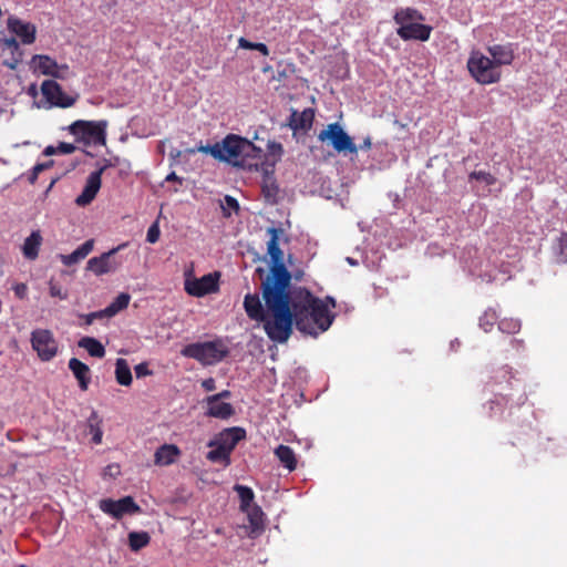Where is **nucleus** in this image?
<instances>
[{"mask_svg": "<svg viewBox=\"0 0 567 567\" xmlns=\"http://www.w3.org/2000/svg\"><path fill=\"white\" fill-rule=\"evenodd\" d=\"M244 308L247 316L256 321H265V311L257 293H247L244 299Z\"/></svg>", "mask_w": 567, "mask_h": 567, "instance_id": "24", "label": "nucleus"}, {"mask_svg": "<svg viewBox=\"0 0 567 567\" xmlns=\"http://www.w3.org/2000/svg\"><path fill=\"white\" fill-rule=\"evenodd\" d=\"M30 341L41 361H51L59 352V343L49 329H34Z\"/></svg>", "mask_w": 567, "mask_h": 567, "instance_id": "10", "label": "nucleus"}, {"mask_svg": "<svg viewBox=\"0 0 567 567\" xmlns=\"http://www.w3.org/2000/svg\"><path fill=\"white\" fill-rule=\"evenodd\" d=\"M76 150L72 143L60 142L56 146L58 154H72Z\"/></svg>", "mask_w": 567, "mask_h": 567, "instance_id": "49", "label": "nucleus"}, {"mask_svg": "<svg viewBox=\"0 0 567 567\" xmlns=\"http://www.w3.org/2000/svg\"><path fill=\"white\" fill-rule=\"evenodd\" d=\"M246 437V431L243 427H230L219 433L218 437L208 443V446H214L215 443L223 445L228 453L235 450L236 445Z\"/></svg>", "mask_w": 567, "mask_h": 567, "instance_id": "16", "label": "nucleus"}, {"mask_svg": "<svg viewBox=\"0 0 567 567\" xmlns=\"http://www.w3.org/2000/svg\"><path fill=\"white\" fill-rule=\"evenodd\" d=\"M393 20L399 25L396 34L404 41H427L431 37L432 27L419 23L424 20V17L416 9L401 8L396 10Z\"/></svg>", "mask_w": 567, "mask_h": 567, "instance_id": "5", "label": "nucleus"}, {"mask_svg": "<svg viewBox=\"0 0 567 567\" xmlns=\"http://www.w3.org/2000/svg\"><path fill=\"white\" fill-rule=\"evenodd\" d=\"M126 246L127 243H124L106 252H103L99 257H92L87 261V270H91L96 276L116 271L122 265V260L116 257V254Z\"/></svg>", "mask_w": 567, "mask_h": 567, "instance_id": "11", "label": "nucleus"}, {"mask_svg": "<svg viewBox=\"0 0 567 567\" xmlns=\"http://www.w3.org/2000/svg\"><path fill=\"white\" fill-rule=\"evenodd\" d=\"M93 247L94 240L89 239L79 246L73 252L69 255H60V259L64 266H73L84 259L93 250Z\"/></svg>", "mask_w": 567, "mask_h": 567, "instance_id": "25", "label": "nucleus"}, {"mask_svg": "<svg viewBox=\"0 0 567 567\" xmlns=\"http://www.w3.org/2000/svg\"><path fill=\"white\" fill-rule=\"evenodd\" d=\"M130 295L128 293H120L105 309L104 312L107 318L115 316L121 310L127 308L130 303Z\"/></svg>", "mask_w": 567, "mask_h": 567, "instance_id": "34", "label": "nucleus"}, {"mask_svg": "<svg viewBox=\"0 0 567 567\" xmlns=\"http://www.w3.org/2000/svg\"><path fill=\"white\" fill-rule=\"evenodd\" d=\"M3 49H8L12 53L11 61H6L4 64L11 70H14L18 63L21 61L22 52L20 51L19 43L16 38H3L0 40Z\"/></svg>", "mask_w": 567, "mask_h": 567, "instance_id": "30", "label": "nucleus"}, {"mask_svg": "<svg viewBox=\"0 0 567 567\" xmlns=\"http://www.w3.org/2000/svg\"><path fill=\"white\" fill-rule=\"evenodd\" d=\"M202 386L207 392L214 391L216 389V381L213 378L205 379L202 382Z\"/></svg>", "mask_w": 567, "mask_h": 567, "instance_id": "53", "label": "nucleus"}, {"mask_svg": "<svg viewBox=\"0 0 567 567\" xmlns=\"http://www.w3.org/2000/svg\"><path fill=\"white\" fill-rule=\"evenodd\" d=\"M151 537L146 532H131L128 534V546L137 551L150 544Z\"/></svg>", "mask_w": 567, "mask_h": 567, "instance_id": "35", "label": "nucleus"}, {"mask_svg": "<svg viewBox=\"0 0 567 567\" xmlns=\"http://www.w3.org/2000/svg\"><path fill=\"white\" fill-rule=\"evenodd\" d=\"M43 154L47 156L56 155L58 154L56 146H53V145L47 146L43 151Z\"/></svg>", "mask_w": 567, "mask_h": 567, "instance_id": "60", "label": "nucleus"}, {"mask_svg": "<svg viewBox=\"0 0 567 567\" xmlns=\"http://www.w3.org/2000/svg\"><path fill=\"white\" fill-rule=\"evenodd\" d=\"M78 346L87 351L91 357L102 359L105 355L104 346L93 337H83L79 340Z\"/></svg>", "mask_w": 567, "mask_h": 567, "instance_id": "28", "label": "nucleus"}, {"mask_svg": "<svg viewBox=\"0 0 567 567\" xmlns=\"http://www.w3.org/2000/svg\"><path fill=\"white\" fill-rule=\"evenodd\" d=\"M289 293L296 316V328L300 332L317 337L331 327L334 315L328 310V305L322 299L313 296L305 287L289 289Z\"/></svg>", "mask_w": 567, "mask_h": 567, "instance_id": "2", "label": "nucleus"}, {"mask_svg": "<svg viewBox=\"0 0 567 567\" xmlns=\"http://www.w3.org/2000/svg\"><path fill=\"white\" fill-rule=\"evenodd\" d=\"M106 127L107 121H85L78 120L73 122L69 127L70 134H72L78 142H82L85 145L91 143L97 145H105L106 143Z\"/></svg>", "mask_w": 567, "mask_h": 567, "instance_id": "8", "label": "nucleus"}, {"mask_svg": "<svg viewBox=\"0 0 567 567\" xmlns=\"http://www.w3.org/2000/svg\"><path fill=\"white\" fill-rule=\"evenodd\" d=\"M52 165H53V162H52V161H49V162H47V163H38V164H35V165L32 167V169H31V172H30V174H29V176H28V181H29V183H30V184H34V183L37 182L38 177H39V174H40L41 172H43V171H45V169L50 168Z\"/></svg>", "mask_w": 567, "mask_h": 567, "instance_id": "41", "label": "nucleus"}, {"mask_svg": "<svg viewBox=\"0 0 567 567\" xmlns=\"http://www.w3.org/2000/svg\"><path fill=\"white\" fill-rule=\"evenodd\" d=\"M43 243V237L39 229L33 230L23 241L21 247L22 255L28 260H35Z\"/></svg>", "mask_w": 567, "mask_h": 567, "instance_id": "21", "label": "nucleus"}, {"mask_svg": "<svg viewBox=\"0 0 567 567\" xmlns=\"http://www.w3.org/2000/svg\"><path fill=\"white\" fill-rule=\"evenodd\" d=\"M206 403L208 406L206 414L208 416L227 420L235 413L234 406L230 403L219 400L210 401V395L206 398Z\"/></svg>", "mask_w": 567, "mask_h": 567, "instance_id": "23", "label": "nucleus"}, {"mask_svg": "<svg viewBox=\"0 0 567 567\" xmlns=\"http://www.w3.org/2000/svg\"><path fill=\"white\" fill-rule=\"evenodd\" d=\"M166 181L167 182H178L179 184H182V182H183V179L179 176H177L175 172L169 173L166 176Z\"/></svg>", "mask_w": 567, "mask_h": 567, "instance_id": "61", "label": "nucleus"}, {"mask_svg": "<svg viewBox=\"0 0 567 567\" xmlns=\"http://www.w3.org/2000/svg\"><path fill=\"white\" fill-rule=\"evenodd\" d=\"M279 233L277 228H269L270 239L267 243V252L271 260L269 275L261 282L262 287H290L291 274L284 264V252L279 247Z\"/></svg>", "mask_w": 567, "mask_h": 567, "instance_id": "4", "label": "nucleus"}, {"mask_svg": "<svg viewBox=\"0 0 567 567\" xmlns=\"http://www.w3.org/2000/svg\"><path fill=\"white\" fill-rule=\"evenodd\" d=\"M508 402V398L507 395H496L494 400H491L488 402V405H489V410H491V415L496 413V411H501L502 410V406H503V403H507Z\"/></svg>", "mask_w": 567, "mask_h": 567, "instance_id": "44", "label": "nucleus"}, {"mask_svg": "<svg viewBox=\"0 0 567 567\" xmlns=\"http://www.w3.org/2000/svg\"><path fill=\"white\" fill-rule=\"evenodd\" d=\"M254 50L260 52L265 56L269 55V49L265 43L256 42Z\"/></svg>", "mask_w": 567, "mask_h": 567, "instance_id": "57", "label": "nucleus"}, {"mask_svg": "<svg viewBox=\"0 0 567 567\" xmlns=\"http://www.w3.org/2000/svg\"><path fill=\"white\" fill-rule=\"evenodd\" d=\"M100 509L115 519L122 518L124 515H133L141 512V507L135 503L132 496H125L117 501L104 498L100 501Z\"/></svg>", "mask_w": 567, "mask_h": 567, "instance_id": "12", "label": "nucleus"}, {"mask_svg": "<svg viewBox=\"0 0 567 567\" xmlns=\"http://www.w3.org/2000/svg\"><path fill=\"white\" fill-rule=\"evenodd\" d=\"M182 355L198 361L203 365H214L223 361L229 353L227 346L221 339L213 341L194 342L185 346Z\"/></svg>", "mask_w": 567, "mask_h": 567, "instance_id": "6", "label": "nucleus"}, {"mask_svg": "<svg viewBox=\"0 0 567 567\" xmlns=\"http://www.w3.org/2000/svg\"><path fill=\"white\" fill-rule=\"evenodd\" d=\"M467 69L473 79L483 85L497 83L502 76V72L496 68L495 62L480 51L471 52Z\"/></svg>", "mask_w": 567, "mask_h": 567, "instance_id": "7", "label": "nucleus"}, {"mask_svg": "<svg viewBox=\"0 0 567 567\" xmlns=\"http://www.w3.org/2000/svg\"><path fill=\"white\" fill-rule=\"evenodd\" d=\"M68 367L72 371L74 378L78 380L80 389L82 391H86L91 383V370L89 365L76 358H71L69 360Z\"/></svg>", "mask_w": 567, "mask_h": 567, "instance_id": "20", "label": "nucleus"}, {"mask_svg": "<svg viewBox=\"0 0 567 567\" xmlns=\"http://www.w3.org/2000/svg\"><path fill=\"white\" fill-rule=\"evenodd\" d=\"M318 140L320 142H327L338 153H358V146L354 144L352 137L342 128L338 122L328 124L318 134Z\"/></svg>", "mask_w": 567, "mask_h": 567, "instance_id": "9", "label": "nucleus"}, {"mask_svg": "<svg viewBox=\"0 0 567 567\" xmlns=\"http://www.w3.org/2000/svg\"><path fill=\"white\" fill-rule=\"evenodd\" d=\"M115 379L120 385L128 386L133 378L130 365L125 359L118 358L115 362Z\"/></svg>", "mask_w": 567, "mask_h": 567, "instance_id": "31", "label": "nucleus"}, {"mask_svg": "<svg viewBox=\"0 0 567 567\" xmlns=\"http://www.w3.org/2000/svg\"><path fill=\"white\" fill-rule=\"evenodd\" d=\"M255 43L243 37L238 39V47L241 49L254 50Z\"/></svg>", "mask_w": 567, "mask_h": 567, "instance_id": "54", "label": "nucleus"}, {"mask_svg": "<svg viewBox=\"0 0 567 567\" xmlns=\"http://www.w3.org/2000/svg\"><path fill=\"white\" fill-rule=\"evenodd\" d=\"M136 378H143L146 375H151L152 371L148 369V364L146 362H142L134 368Z\"/></svg>", "mask_w": 567, "mask_h": 567, "instance_id": "50", "label": "nucleus"}, {"mask_svg": "<svg viewBox=\"0 0 567 567\" xmlns=\"http://www.w3.org/2000/svg\"><path fill=\"white\" fill-rule=\"evenodd\" d=\"M49 291L52 297H58L60 299L66 298V293L62 291L61 286L55 284L53 280H50L49 282Z\"/></svg>", "mask_w": 567, "mask_h": 567, "instance_id": "48", "label": "nucleus"}, {"mask_svg": "<svg viewBox=\"0 0 567 567\" xmlns=\"http://www.w3.org/2000/svg\"><path fill=\"white\" fill-rule=\"evenodd\" d=\"M327 305H328V308L331 307V308H336V300L332 298V297H326L324 299H322Z\"/></svg>", "mask_w": 567, "mask_h": 567, "instance_id": "62", "label": "nucleus"}, {"mask_svg": "<svg viewBox=\"0 0 567 567\" xmlns=\"http://www.w3.org/2000/svg\"><path fill=\"white\" fill-rule=\"evenodd\" d=\"M468 178H470V181H472V179L482 181L488 186H492L496 183V177L494 175H492L491 173L484 172V171H474L468 175Z\"/></svg>", "mask_w": 567, "mask_h": 567, "instance_id": "40", "label": "nucleus"}, {"mask_svg": "<svg viewBox=\"0 0 567 567\" xmlns=\"http://www.w3.org/2000/svg\"><path fill=\"white\" fill-rule=\"evenodd\" d=\"M247 514L249 527L252 533L260 532L264 529V512L257 505L248 507V509H241Z\"/></svg>", "mask_w": 567, "mask_h": 567, "instance_id": "32", "label": "nucleus"}, {"mask_svg": "<svg viewBox=\"0 0 567 567\" xmlns=\"http://www.w3.org/2000/svg\"><path fill=\"white\" fill-rule=\"evenodd\" d=\"M264 172L265 175L261 183V193L268 203L274 204L277 202L279 187L274 177V172H269L267 168H265Z\"/></svg>", "mask_w": 567, "mask_h": 567, "instance_id": "26", "label": "nucleus"}, {"mask_svg": "<svg viewBox=\"0 0 567 567\" xmlns=\"http://www.w3.org/2000/svg\"><path fill=\"white\" fill-rule=\"evenodd\" d=\"M230 396H231V392L229 390H224L217 394L210 395V401H216V400L221 401L223 399H229Z\"/></svg>", "mask_w": 567, "mask_h": 567, "instance_id": "56", "label": "nucleus"}, {"mask_svg": "<svg viewBox=\"0 0 567 567\" xmlns=\"http://www.w3.org/2000/svg\"><path fill=\"white\" fill-rule=\"evenodd\" d=\"M268 153H269V156L274 157V162L279 161L284 153L282 145L277 142H269L268 143Z\"/></svg>", "mask_w": 567, "mask_h": 567, "instance_id": "46", "label": "nucleus"}, {"mask_svg": "<svg viewBox=\"0 0 567 567\" xmlns=\"http://www.w3.org/2000/svg\"><path fill=\"white\" fill-rule=\"evenodd\" d=\"M7 25L8 30L20 38L23 44H32L35 41L37 28L34 24L11 16L8 18Z\"/></svg>", "mask_w": 567, "mask_h": 567, "instance_id": "15", "label": "nucleus"}, {"mask_svg": "<svg viewBox=\"0 0 567 567\" xmlns=\"http://www.w3.org/2000/svg\"><path fill=\"white\" fill-rule=\"evenodd\" d=\"M511 344H512L514 348H519V347L523 344V341H522V340H518V339H512V340H511Z\"/></svg>", "mask_w": 567, "mask_h": 567, "instance_id": "63", "label": "nucleus"}, {"mask_svg": "<svg viewBox=\"0 0 567 567\" xmlns=\"http://www.w3.org/2000/svg\"><path fill=\"white\" fill-rule=\"evenodd\" d=\"M87 423L90 427V433L92 434V441L95 444H100L102 442L103 432L99 426L100 421L95 412L92 413V415L87 420Z\"/></svg>", "mask_w": 567, "mask_h": 567, "instance_id": "39", "label": "nucleus"}, {"mask_svg": "<svg viewBox=\"0 0 567 567\" xmlns=\"http://www.w3.org/2000/svg\"><path fill=\"white\" fill-rule=\"evenodd\" d=\"M498 329L503 333L515 334L520 330V321L513 318H504L498 321Z\"/></svg>", "mask_w": 567, "mask_h": 567, "instance_id": "38", "label": "nucleus"}, {"mask_svg": "<svg viewBox=\"0 0 567 567\" xmlns=\"http://www.w3.org/2000/svg\"><path fill=\"white\" fill-rule=\"evenodd\" d=\"M371 146H372L371 137H370V136H367V137L363 140L362 144L358 147V150H359V148H361V150H367V151H368V150H370V148H371Z\"/></svg>", "mask_w": 567, "mask_h": 567, "instance_id": "59", "label": "nucleus"}, {"mask_svg": "<svg viewBox=\"0 0 567 567\" xmlns=\"http://www.w3.org/2000/svg\"><path fill=\"white\" fill-rule=\"evenodd\" d=\"M115 166V164L112 162V159H107V158H104L103 159V164L100 166V168L97 171H95L94 173H100V177L102 178V174L109 168V167H113Z\"/></svg>", "mask_w": 567, "mask_h": 567, "instance_id": "55", "label": "nucleus"}, {"mask_svg": "<svg viewBox=\"0 0 567 567\" xmlns=\"http://www.w3.org/2000/svg\"><path fill=\"white\" fill-rule=\"evenodd\" d=\"M498 320V315L495 309L488 308L484 311V313L480 317V327L485 331H492L494 324Z\"/></svg>", "mask_w": 567, "mask_h": 567, "instance_id": "37", "label": "nucleus"}, {"mask_svg": "<svg viewBox=\"0 0 567 567\" xmlns=\"http://www.w3.org/2000/svg\"><path fill=\"white\" fill-rule=\"evenodd\" d=\"M80 318L83 320V323L85 326H90L94 322V320L103 319V318H107V317L103 309V310H99V311H94V312H90V313H85V315H80Z\"/></svg>", "mask_w": 567, "mask_h": 567, "instance_id": "43", "label": "nucleus"}, {"mask_svg": "<svg viewBox=\"0 0 567 567\" xmlns=\"http://www.w3.org/2000/svg\"><path fill=\"white\" fill-rule=\"evenodd\" d=\"M315 120V111L311 107L305 109L302 112L293 110L288 120V126L293 131H309Z\"/></svg>", "mask_w": 567, "mask_h": 567, "instance_id": "18", "label": "nucleus"}, {"mask_svg": "<svg viewBox=\"0 0 567 567\" xmlns=\"http://www.w3.org/2000/svg\"><path fill=\"white\" fill-rule=\"evenodd\" d=\"M517 401H518V404H523L526 401L525 393H520V395L518 396Z\"/></svg>", "mask_w": 567, "mask_h": 567, "instance_id": "64", "label": "nucleus"}, {"mask_svg": "<svg viewBox=\"0 0 567 567\" xmlns=\"http://www.w3.org/2000/svg\"><path fill=\"white\" fill-rule=\"evenodd\" d=\"M234 489L238 493L240 509H248L252 506L255 495L250 487L237 484Z\"/></svg>", "mask_w": 567, "mask_h": 567, "instance_id": "36", "label": "nucleus"}, {"mask_svg": "<svg viewBox=\"0 0 567 567\" xmlns=\"http://www.w3.org/2000/svg\"><path fill=\"white\" fill-rule=\"evenodd\" d=\"M13 291L19 299H24L28 295V287L25 284L20 282L13 287Z\"/></svg>", "mask_w": 567, "mask_h": 567, "instance_id": "51", "label": "nucleus"}, {"mask_svg": "<svg viewBox=\"0 0 567 567\" xmlns=\"http://www.w3.org/2000/svg\"><path fill=\"white\" fill-rule=\"evenodd\" d=\"M218 272L207 274L200 278L186 279L184 289L189 296L204 297L218 291Z\"/></svg>", "mask_w": 567, "mask_h": 567, "instance_id": "14", "label": "nucleus"}, {"mask_svg": "<svg viewBox=\"0 0 567 567\" xmlns=\"http://www.w3.org/2000/svg\"><path fill=\"white\" fill-rule=\"evenodd\" d=\"M213 447L214 449L206 454V458L213 463H221L228 466L230 464V453L219 443H215Z\"/></svg>", "mask_w": 567, "mask_h": 567, "instance_id": "33", "label": "nucleus"}, {"mask_svg": "<svg viewBox=\"0 0 567 567\" xmlns=\"http://www.w3.org/2000/svg\"><path fill=\"white\" fill-rule=\"evenodd\" d=\"M159 227L157 223H154L151 225V227L147 230L146 240L151 244L156 243L159 239Z\"/></svg>", "mask_w": 567, "mask_h": 567, "instance_id": "47", "label": "nucleus"}, {"mask_svg": "<svg viewBox=\"0 0 567 567\" xmlns=\"http://www.w3.org/2000/svg\"><path fill=\"white\" fill-rule=\"evenodd\" d=\"M226 206L223 207L225 216H230V210L237 213L239 210V204L236 198L226 195L225 196Z\"/></svg>", "mask_w": 567, "mask_h": 567, "instance_id": "45", "label": "nucleus"}, {"mask_svg": "<svg viewBox=\"0 0 567 567\" xmlns=\"http://www.w3.org/2000/svg\"><path fill=\"white\" fill-rule=\"evenodd\" d=\"M181 450L174 444H163L154 454V463L158 466H167L176 462Z\"/></svg>", "mask_w": 567, "mask_h": 567, "instance_id": "22", "label": "nucleus"}, {"mask_svg": "<svg viewBox=\"0 0 567 567\" xmlns=\"http://www.w3.org/2000/svg\"><path fill=\"white\" fill-rule=\"evenodd\" d=\"M41 92L44 99L52 105L61 109H68L75 104L78 95L66 94L62 86L54 80H45L41 84Z\"/></svg>", "mask_w": 567, "mask_h": 567, "instance_id": "13", "label": "nucleus"}, {"mask_svg": "<svg viewBox=\"0 0 567 567\" xmlns=\"http://www.w3.org/2000/svg\"><path fill=\"white\" fill-rule=\"evenodd\" d=\"M101 185L102 178L100 177V173L92 172L86 178L82 193L76 197L75 204L81 207L89 205L95 198Z\"/></svg>", "mask_w": 567, "mask_h": 567, "instance_id": "17", "label": "nucleus"}, {"mask_svg": "<svg viewBox=\"0 0 567 567\" xmlns=\"http://www.w3.org/2000/svg\"><path fill=\"white\" fill-rule=\"evenodd\" d=\"M37 69L44 75L58 76V63L54 59L45 54H37L33 56Z\"/></svg>", "mask_w": 567, "mask_h": 567, "instance_id": "29", "label": "nucleus"}, {"mask_svg": "<svg viewBox=\"0 0 567 567\" xmlns=\"http://www.w3.org/2000/svg\"><path fill=\"white\" fill-rule=\"evenodd\" d=\"M58 76H53L54 79L65 80L70 74V68L68 64H58V71H55Z\"/></svg>", "mask_w": 567, "mask_h": 567, "instance_id": "52", "label": "nucleus"}, {"mask_svg": "<svg viewBox=\"0 0 567 567\" xmlns=\"http://www.w3.org/2000/svg\"><path fill=\"white\" fill-rule=\"evenodd\" d=\"M557 254L559 262H567V234H561L557 243Z\"/></svg>", "mask_w": 567, "mask_h": 567, "instance_id": "42", "label": "nucleus"}, {"mask_svg": "<svg viewBox=\"0 0 567 567\" xmlns=\"http://www.w3.org/2000/svg\"><path fill=\"white\" fill-rule=\"evenodd\" d=\"M262 298L272 319L262 321L268 338L275 342H286L296 326V316L292 307L289 287H262Z\"/></svg>", "mask_w": 567, "mask_h": 567, "instance_id": "3", "label": "nucleus"}, {"mask_svg": "<svg viewBox=\"0 0 567 567\" xmlns=\"http://www.w3.org/2000/svg\"><path fill=\"white\" fill-rule=\"evenodd\" d=\"M187 152L190 154L196 152L210 154L218 161L248 171L264 169L265 166L264 151L249 140L236 134H228L220 143L214 145H203L200 143L197 147L189 148Z\"/></svg>", "mask_w": 567, "mask_h": 567, "instance_id": "1", "label": "nucleus"}, {"mask_svg": "<svg viewBox=\"0 0 567 567\" xmlns=\"http://www.w3.org/2000/svg\"><path fill=\"white\" fill-rule=\"evenodd\" d=\"M105 473H109L110 475H117L120 474V466L117 464H111L105 468Z\"/></svg>", "mask_w": 567, "mask_h": 567, "instance_id": "58", "label": "nucleus"}, {"mask_svg": "<svg viewBox=\"0 0 567 567\" xmlns=\"http://www.w3.org/2000/svg\"><path fill=\"white\" fill-rule=\"evenodd\" d=\"M275 455L289 472L297 468V457L290 446L284 444L278 445L275 450Z\"/></svg>", "mask_w": 567, "mask_h": 567, "instance_id": "27", "label": "nucleus"}, {"mask_svg": "<svg viewBox=\"0 0 567 567\" xmlns=\"http://www.w3.org/2000/svg\"><path fill=\"white\" fill-rule=\"evenodd\" d=\"M487 52L491 54V60L495 62L497 69L502 65L512 64L515 58L514 49L511 43L489 45Z\"/></svg>", "mask_w": 567, "mask_h": 567, "instance_id": "19", "label": "nucleus"}]
</instances>
